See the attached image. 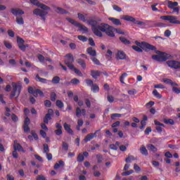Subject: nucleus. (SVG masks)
Masks as SVG:
<instances>
[{
	"instance_id": "nucleus-5",
	"label": "nucleus",
	"mask_w": 180,
	"mask_h": 180,
	"mask_svg": "<svg viewBox=\"0 0 180 180\" xmlns=\"http://www.w3.org/2000/svg\"><path fill=\"white\" fill-rule=\"evenodd\" d=\"M13 91L11 94V98H15L17 94V98L20 95V91H22V85L16 84V83H12Z\"/></svg>"
},
{
	"instance_id": "nucleus-61",
	"label": "nucleus",
	"mask_w": 180,
	"mask_h": 180,
	"mask_svg": "<svg viewBox=\"0 0 180 180\" xmlns=\"http://www.w3.org/2000/svg\"><path fill=\"white\" fill-rule=\"evenodd\" d=\"M116 117H122V115L121 114L115 113V114H112L111 115V119H112V120L116 119Z\"/></svg>"
},
{
	"instance_id": "nucleus-13",
	"label": "nucleus",
	"mask_w": 180,
	"mask_h": 180,
	"mask_svg": "<svg viewBox=\"0 0 180 180\" xmlns=\"http://www.w3.org/2000/svg\"><path fill=\"white\" fill-rule=\"evenodd\" d=\"M162 82H164L165 84H167L168 85H171L172 86H179L178 84L172 82V80H171L170 79H163Z\"/></svg>"
},
{
	"instance_id": "nucleus-26",
	"label": "nucleus",
	"mask_w": 180,
	"mask_h": 180,
	"mask_svg": "<svg viewBox=\"0 0 180 180\" xmlns=\"http://www.w3.org/2000/svg\"><path fill=\"white\" fill-rule=\"evenodd\" d=\"M35 79L36 81H39V82H41V84H47V82H49V80H47L46 79H43L39 77V75H36Z\"/></svg>"
},
{
	"instance_id": "nucleus-43",
	"label": "nucleus",
	"mask_w": 180,
	"mask_h": 180,
	"mask_svg": "<svg viewBox=\"0 0 180 180\" xmlns=\"http://www.w3.org/2000/svg\"><path fill=\"white\" fill-rule=\"evenodd\" d=\"M17 43H18V46H21L22 44H23V43H25V40H23V39L18 37H17Z\"/></svg>"
},
{
	"instance_id": "nucleus-40",
	"label": "nucleus",
	"mask_w": 180,
	"mask_h": 180,
	"mask_svg": "<svg viewBox=\"0 0 180 180\" xmlns=\"http://www.w3.org/2000/svg\"><path fill=\"white\" fill-rule=\"evenodd\" d=\"M84 160H85L84 155H82V153H79V155L77 156V162H82Z\"/></svg>"
},
{
	"instance_id": "nucleus-36",
	"label": "nucleus",
	"mask_w": 180,
	"mask_h": 180,
	"mask_svg": "<svg viewBox=\"0 0 180 180\" xmlns=\"http://www.w3.org/2000/svg\"><path fill=\"white\" fill-rule=\"evenodd\" d=\"M172 86V91L174 94H180V87H176L178 86Z\"/></svg>"
},
{
	"instance_id": "nucleus-12",
	"label": "nucleus",
	"mask_w": 180,
	"mask_h": 180,
	"mask_svg": "<svg viewBox=\"0 0 180 180\" xmlns=\"http://www.w3.org/2000/svg\"><path fill=\"white\" fill-rule=\"evenodd\" d=\"M116 58L117 60H126V53L122 51H118Z\"/></svg>"
},
{
	"instance_id": "nucleus-24",
	"label": "nucleus",
	"mask_w": 180,
	"mask_h": 180,
	"mask_svg": "<svg viewBox=\"0 0 180 180\" xmlns=\"http://www.w3.org/2000/svg\"><path fill=\"white\" fill-rule=\"evenodd\" d=\"M77 27H79V30L81 32H83V33H88V27L82 25V24H77Z\"/></svg>"
},
{
	"instance_id": "nucleus-64",
	"label": "nucleus",
	"mask_w": 180,
	"mask_h": 180,
	"mask_svg": "<svg viewBox=\"0 0 180 180\" xmlns=\"http://www.w3.org/2000/svg\"><path fill=\"white\" fill-rule=\"evenodd\" d=\"M37 180H46V177L43 175H39L37 176Z\"/></svg>"
},
{
	"instance_id": "nucleus-45",
	"label": "nucleus",
	"mask_w": 180,
	"mask_h": 180,
	"mask_svg": "<svg viewBox=\"0 0 180 180\" xmlns=\"http://www.w3.org/2000/svg\"><path fill=\"white\" fill-rule=\"evenodd\" d=\"M66 19H67V20L69 21L70 23H71V25H74V26H76V27H77V25H79V22H75V20H74L72 18H66Z\"/></svg>"
},
{
	"instance_id": "nucleus-18",
	"label": "nucleus",
	"mask_w": 180,
	"mask_h": 180,
	"mask_svg": "<svg viewBox=\"0 0 180 180\" xmlns=\"http://www.w3.org/2000/svg\"><path fill=\"white\" fill-rule=\"evenodd\" d=\"M63 127L69 134H74V131L71 129V126L70 124L65 123Z\"/></svg>"
},
{
	"instance_id": "nucleus-57",
	"label": "nucleus",
	"mask_w": 180,
	"mask_h": 180,
	"mask_svg": "<svg viewBox=\"0 0 180 180\" xmlns=\"http://www.w3.org/2000/svg\"><path fill=\"white\" fill-rule=\"evenodd\" d=\"M30 124V119L29 117H25V120L24 121L23 126H29Z\"/></svg>"
},
{
	"instance_id": "nucleus-34",
	"label": "nucleus",
	"mask_w": 180,
	"mask_h": 180,
	"mask_svg": "<svg viewBox=\"0 0 180 180\" xmlns=\"http://www.w3.org/2000/svg\"><path fill=\"white\" fill-rule=\"evenodd\" d=\"M91 91L94 92V94H96L97 92H99V86L97 84H94L91 86Z\"/></svg>"
},
{
	"instance_id": "nucleus-4",
	"label": "nucleus",
	"mask_w": 180,
	"mask_h": 180,
	"mask_svg": "<svg viewBox=\"0 0 180 180\" xmlns=\"http://www.w3.org/2000/svg\"><path fill=\"white\" fill-rule=\"evenodd\" d=\"M162 20H167L169 23L173 25H180V20H178V17L175 15H163L160 17Z\"/></svg>"
},
{
	"instance_id": "nucleus-56",
	"label": "nucleus",
	"mask_w": 180,
	"mask_h": 180,
	"mask_svg": "<svg viewBox=\"0 0 180 180\" xmlns=\"http://www.w3.org/2000/svg\"><path fill=\"white\" fill-rule=\"evenodd\" d=\"M19 49H20V50H22V51H26V48L29 47L28 45H24L23 44L22 45H19L18 46Z\"/></svg>"
},
{
	"instance_id": "nucleus-51",
	"label": "nucleus",
	"mask_w": 180,
	"mask_h": 180,
	"mask_svg": "<svg viewBox=\"0 0 180 180\" xmlns=\"http://www.w3.org/2000/svg\"><path fill=\"white\" fill-rule=\"evenodd\" d=\"M57 98V94H56V93L52 92L51 94V101H52V102H56V98Z\"/></svg>"
},
{
	"instance_id": "nucleus-33",
	"label": "nucleus",
	"mask_w": 180,
	"mask_h": 180,
	"mask_svg": "<svg viewBox=\"0 0 180 180\" xmlns=\"http://www.w3.org/2000/svg\"><path fill=\"white\" fill-rule=\"evenodd\" d=\"M49 120H51V115H50V114H46L44 119V122L46 124H49Z\"/></svg>"
},
{
	"instance_id": "nucleus-9",
	"label": "nucleus",
	"mask_w": 180,
	"mask_h": 180,
	"mask_svg": "<svg viewBox=\"0 0 180 180\" xmlns=\"http://www.w3.org/2000/svg\"><path fill=\"white\" fill-rule=\"evenodd\" d=\"M154 123L155 124V129L158 131V133H162V129H164L165 127V125H164V124L157 121V120H155L154 121Z\"/></svg>"
},
{
	"instance_id": "nucleus-19",
	"label": "nucleus",
	"mask_w": 180,
	"mask_h": 180,
	"mask_svg": "<svg viewBox=\"0 0 180 180\" xmlns=\"http://www.w3.org/2000/svg\"><path fill=\"white\" fill-rule=\"evenodd\" d=\"M108 20H110L113 23V25H115V26H120V25H122L120 20L117 18H109Z\"/></svg>"
},
{
	"instance_id": "nucleus-10",
	"label": "nucleus",
	"mask_w": 180,
	"mask_h": 180,
	"mask_svg": "<svg viewBox=\"0 0 180 180\" xmlns=\"http://www.w3.org/2000/svg\"><path fill=\"white\" fill-rule=\"evenodd\" d=\"M76 116L77 117H81V116H86V110L85 109L79 108V107H77L76 108Z\"/></svg>"
},
{
	"instance_id": "nucleus-62",
	"label": "nucleus",
	"mask_w": 180,
	"mask_h": 180,
	"mask_svg": "<svg viewBox=\"0 0 180 180\" xmlns=\"http://www.w3.org/2000/svg\"><path fill=\"white\" fill-rule=\"evenodd\" d=\"M86 84L88 85V86H91L94 85V82L91 79L86 80Z\"/></svg>"
},
{
	"instance_id": "nucleus-54",
	"label": "nucleus",
	"mask_w": 180,
	"mask_h": 180,
	"mask_svg": "<svg viewBox=\"0 0 180 180\" xmlns=\"http://www.w3.org/2000/svg\"><path fill=\"white\" fill-rule=\"evenodd\" d=\"M134 172V171H133V170H129V171H127V172H123L122 173V175L124 176H129V175H131V174H133Z\"/></svg>"
},
{
	"instance_id": "nucleus-16",
	"label": "nucleus",
	"mask_w": 180,
	"mask_h": 180,
	"mask_svg": "<svg viewBox=\"0 0 180 180\" xmlns=\"http://www.w3.org/2000/svg\"><path fill=\"white\" fill-rule=\"evenodd\" d=\"M77 18L79 20H82V22H86V20H88V14H82L79 13L77 14Z\"/></svg>"
},
{
	"instance_id": "nucleus-23",
	"label": "nucleus",
	"mask_w": 180,
	"mask_h": 180,
	"mask_svg": "<svg viewBox=\"0 0 180 180\" xmlns=\"http://www.w3.org/2000/svg\"><path fill=\"white\" fill-rule=\"evenodd\" d=\"M167 6L169 9H174L176 6H178V2L169 1L167 2Z\"/></svg>"
},
{
	"instance_id": "nucleus-1",
	"label": "nucleus",
	"mask_w": 180,
	"mask_h": 180,
	"mask_svg": "<svg viewBox=\"0 0 180 180\" xmlns=\"http://www.w3.org/2000/svg\"><path fill=\"white\" fill-rule=\"evenodd\" d=\"M88 25H90L92 32L96 36L102 37V32L106 33L110 37H115V33L113 32V27L110 26L108 24L101 23L99 26H96L98 22L96 21H87Z\"/></svg>"
},
{
	"instance_id": "nucleus-50",
	"label": "nucleus",
	"mask_w": 180,
	"mask_h": 180,
	"mask_svg": "<svg viewBox=\"0 0 180 180\" xmlns=\"http://www.w3.org/2000/svg\"><path fill=\"white\" fill-rule=\"evenodd\" d=\"M50 151V149L49 148V145L47 144H44V153H45V154L49 153Z\"/></svg>"
},
{
	"instance_id": "nucleus-32",
	"label": "nucleus",
	"mask_w": 180,
	"mask_h": 180,
	"mask_svg": "<svg viewBox=\"0 0 180 180\" xmlns=\"http://www.w3.org/2000/svg\"><path fill=\"white\" fill-rule=\"evenodd\" d=\"M135 25H138V26H141L142 27H144L146 26V22L139 21L135 19V21L134 22Z\"/></svg>"
},
{
	"instance_id": "nucleus-59",
	"label": "nucleus",
	"mask_w": 180,
	"mask_h": 180,
	"mask_svg": "<svg viewBox=\"0 0 180 180\" xmlns=\"http://www.w3.org/2000/svg\"><path fill=\"white\" fill-rule=\"evenodd\" d=\"M55 133H56V136H61V134H63V129H57L55 131Z\"/></svg>"
},
{
	"instance_id": "nucleus-53",
	"label": "nucleus",
	"mask_w": 180,
	"mask_h": 180,
	"mask_svg": "<svg viewBox=\"0 0 180 180\" xmlns=\"http://www.w3.org/2000/svg\"><path fill=\"white\" fill-rule=\"evenodd\" d=\"M77 39H79V40H80L81 41H86L88 40V39L86 37H84L82 35H79L77 37Z\"/></svg>"
},
{
	"instance_id": "nucleus-8",
	"label": "nucleus",
	"mask_w": 180,
	"mask_h": 180,
	"mask_svg": "<svg viewBox=\"0 0 180 180\" xmlns=\"http://www.w3.org/2000/svg\"><path fill=\"white\" fill-rule=\"evenodd\" d=\"M168 67L172 68L173 70H179L180 69V62L176 60H168L167 61Z\"/></svg>"
},
{
	"instance_id": "nucleus-29",
	"label": "nucleus",
	"mask_w": 180,
	"mask_h": 180,
	"mask_svg": "<svg viewBox=\"0 0 180 180\" xmlns=\"http://www.w3.org/2000/svg\"><path fill=\"white\" fill-rule=\"evenodd\" d=\"M164 123H165V124H171L172 126H174V124H175V122H174V120L172 119H165L163 120Z\"/></svg>"
},
{
	"instance_id": "nucleus-31",
	"label": "nucleus",
	"mask_w": 180,
	"mask_h": 180,
	"mask_svg": "<svg viewBox=\"0 0 180 180\" xmlns=\"http://www.w3.org/2000/svg\"><path fill=\"white\" fill-rule=\"evenodd\" d=\"M72 71H75V74H77V75H78L79 77H82V72H81V70L75 68V66H73V68L70 69Z\"/></svg>"
},
{
	"instance_id": "nucleus-15",
	"label": "nucleus",
	"mask_w": 180,
	"mask_h": 180,
	"mask_svg": "<svg viewBox=\"0 0 180 180\" xmlns=\"http://www.w3.org/2000/svg\"><path fill=\"white\" fill-rule=\"evenodd\" d=\"M14 150L15 151H22V153H25V150H23V148H22V146L20 144L18 143L16 141H14Z\"/></svg>"
},
{
	"instance_id": "nucleus-52",
	"label": "nucleus",
	"mask_w": 180,
	"mask_h": 180,
	"mask_svg": "<svg viewBox=\"0 0 180 180\" xmlns=\"http://www.w3.org/2000/svg\"><path fill=\"white\" fill-rule=\"evenodd\" d=\"M154 88H155L156 89H165V86H164V85L161 84H155L154 86Z\"/></svg>"
},
{
	"instance_id": "nucleus-44",
	"label": "nucleus",
	"mask_w": 180,
	"mask_h": 180,
	"mask_svg": "<svg viewBox=\"0 0 180 180\" xmlns=\"http://www.w3.org/2000/svg\"><path fill=\"white\" fill-rule=\"evenodd\" d=\"M69 84H72V85H78L79 84V79H72Z\"/></svg>"
},
{
	"instance_id": "nucleus-38",
	"label": "nucleus",
	"mask_w": 180,
	"mask_h": 180,
	"mask_svg": "<svg viewBox=\"0 0 180 180\" xmlns=\"http://www.w3.org/2000/svg\"><path fill=\"white\" fill-rule=\"evenodd\" d=\"M120 40L124 44H130V41H129L127 39H126V38H124L123 37H120Z\"/></svg>"
},
{
	"instance_id": "nucleus-14",
	"label": "nucleus",
	"mask_w": 180,
	"mask_h": 180,
	"mask_svg": "<svg viewBox=\"0 0 180 180\" xmlns=\"http://www.w3.org/2000/svg\"><path fill=\"white\" fill-rule=\"evenodd\" d=\"M156 54H159L160 57V61H167L168 60V58L167 57V53H161L160 51H155Z\"/></svg>"
},
{
	"instance_id": "nucleus-2",
	"label": "nucleus",
	"mask_w": 180,
	"mask_h": 180,
	"mask_svg": "<svg viewBox=\"0 0 180 180\" xmlns=\"http://www.w3.org/2000/svg\"><path fill=\"white\" fill-rule=\"evenodd\" d=\"M30 3L32 4V5H35L36 6H38V8H41L40 10L39 8H36L34 10L33 13L34 15H37V16H40L44 20V22L46 21V16L48 15L49 12L47 11H50V8L43 4H40L39 1L37 0H30Z\"/></svg>"
},
{
	"instance_id": "nucleus-41",
	"label": "nucleus",
	"mask_w": 180,
	"mask_h": 180,
	"mask_svg": "<svg viewBox=\"0 0 180 180\" xmlns=\"http://www.w3.org/2000/svg\"><path fill=\"white\" fill-rule=\"evenodd\" d=\"M112 51L108 50L107 51V53L105 54L106 58H108V60H112Z\"/></svg>"
},
{
	"instance_id": "nucleus-20",
	"label": "nucleus",
	"mask_w": 180,
	"mask_h": 180,
	"mask_svg": "<svg viewBox=\"0 0 180 180\" xmlns=\"http://www.w3.org/2000/svg\"><path fill=\"white\" fill-rule=\"evenodd\" d=\"M139 151L142 155H148V150L144 145H142L139 149Z\"/></svg>"
},
{
	"instance_id": "nucleus-30",
	"label": "nucleus",
	"mask_w": 180,
	"mask_h": 180,
	"mask_svg": "<svg viewBox=\"0 0 180 180\" xmlns=\"http://www.w3.org/2000/svg\"><path fill=\"white\" fill-rule=\"evenodd\" d=\"M101 75V72L99 71H91V77L96 79Z\"/></svg>"
},
{
	"instance_id": "nucleus-48",
	"label": "nucleus",
	"mask_w": 180,
	"mask_h": 180,
	"mask_svg": "<svg viewBox=\"0 0 180 180\" xmlns=\"http://www.w3.org/2000/svg\"><path fill=\"white\" fill-rule=\"evenodd\" d=\"M56 106H58V108H60V109H62V108H64V103H63V102H61V101L58 100L56 101Z\"/></svg>"
},
{
	"instance_id": "nucleus-42",
	"label": "nucleus",
	"mask_w": 180,
	"mask_h": 180,
	"mask_svg": "<svg viewBox=\"0 0 180 180\" xmlns=\"http://www.w3.org/2000/svg\"><path fill=\"white\" fill-rule=\"evenodd\" d=\"M127 77V73H123L120 78V81L122 84H124V79Z\"/></svg>"
},
{
	"instance_id": "nucleus-55",
	"label": "nucleus",
	"mask_w": 180,
	"mask_h": 180,
	"mask_svg": "<svg viewBox=\"0 0 180 180\" xmlns=\"http://www.w3.org/2000/svg\"><path fill=\"white\" fill-rule=\"evenodd\" d=\"M112 9H114V11H116V12H122V8L119 7V6L113 5Z\"/></svg>"
},
{
	"instance_id": "nucleus-49",
	"label": "nucleus",
	"mask_w": 180,
	"mask_h": 180,
	"mask_svg": "<svg viewBox=\"0 0 180 180\" xmlns=\"http://www.w3.org/2000/svg\"><path fill=\"white\" fill-rule=\"evenodd\" d=\"M132 49L133 50H134L135 51H137L138 53H141L143 51V49H141L140 46H132Z\"/></svg>"
},
{
	"instance_id": "nucleus-17",
	"label": "nucleus",
	"mask_w": 180,
	"mask_h": 180,
	"mask_svg": "<svg viewBox=\"0 0 180 180\" xmlns=\"http://www.w3.org/2000/svg\"><path fill=\"white\" fill-rule=\"evenodd\" d=\"M65 166V162L63 160H59L58 162H56L54 165V169H58L60 168H63Z\"/></svg>"
},
{
	"instance_id": "nucleus-37",
	"label": "nucleus",
	"mask_w": 180,
	"mask_h": 180,
	"mask_svg": "<svg viewBox=\"0 0 180 180\" xmlns=\"http://www.w3.org/2000/svg\"><path fill=\"white\" fill-rule=\"evenodd\" d=\"M51 82H52L53 84H59V83H60V77H58V76L54 77L52 79Z\"/></svg>"
},
{
	"instance_id": "nucleus-46",
	"label": "nucleus",
	"mask_w": 180,
	"mask_h": 180,
	"mask_svg": "<svg viewBox=\"0 0 180 180\" xmlns=\"http://www.w3.org/2000/svg\"><path fill=\"white\" fill-rule=\"evenodd\" d=\"M16 22L18 25H23L25 23V21L23 20L22 18L17 17Z\"/></svg>"
},
{
	"instance_id": "nucleus-39",
	"label": "nucleus",
	"mask_w": 180,
	"mask_h": 180,
	"mask_svg": "<svg viewBox=\"0 0 180 180\" xmlns=\"http://www.w3.org/2000/svg\"><path fill=\"white\" fill-rule=\"evenodd\" d=\"M134 160H136V158H134V156H133V155H130L126 158L125 162L129 163V162H131V161H134Z\"/></svg>"
},
{
	"instance_id": "nucleus-28",
	"label": "nucleus",
	"mask_w": 180,
	"mask_h": 180,
	"mask_svg": "<svg viewBox=\"0 0 180 180\" xmlns=\"http://www.w3.org/2000/svg\"><path fill=\"white\" fill-rule=\"evenodd\" d=\"M147 148H148L149 151H152L153 153H157V151H158V149L153 144L148 145Z\"/></svg>"
},
{
	"instance_id": "nucleus-11",
	"label": "nucleus",
	"mask_w": 180,
	"mask_h": 180,
	"mask_svg": "<svg viewBox=\"0 0 180 180\" xmlns=\"http://www.w3.org/2000/svg\"><path fill=\"white\" fill-rule=\"evenodd\" d=\"M97 133H98V131H96L94 134L91 133V134H87L84 139L85 143H88V141H91V140H92V139H94V137H96Z\"/></svg>"
},
{
	"instance_id": "nucleus-27",
	"label": "nucleus",
	"mask_w": 180,
	"mask_h": 180,
	"mask_svg": "<svg viewBox=\"0 0 180 180\" xmlns=\"http://www.w3.org/2000/svg\"><path fill=\"white\" fill-rule=\"evenodd\" d=\"M77 63H78L79 65H81L83 70H85V68H86V64L85 63V61H84V60L79 58L77 60Z\"/></svg>"
},
{
	"instance_id": "nucleus-47",
	"label": "nucleus",
	"mask_w": 180,
	"mask_h": 180,
	"mask_svg": "<svg viewBox=\"0 0 180 180\" xmlns=\"http://www.w3.org/2000/svg\"><path fill=\"white\" fill-rule=\"evenodd\" d=\"M68 143L67 142H63L62 148L65 151H68Z\"/></svg>"
},
{
	"instance_id": "nucleus-22",
	"label": "nucleus",
	"mask_w": 180,
	"mask_h": 180,
	"mask_svg": "<svg viewBox=\"0 0 180 180\" xmlns=\"http://www.w3.org/2000/svg\"><path fill=\"white\" fill-rule=\"evenodd\" d=\"M11 12L15 16H19V15H23L25 13V12L20 9H13Z\"/></svg>"
},
{
	"instance_id": "nucleus-21",
	"label": "nucleus",
	"mask_w": 180,
	"mask_h": 180,
	"mask_svg": "<svg viewBox=\"0 0 180 180\" xmlns=\"http://www.w3.org/2000/svg\"><path fill=\"white\" fill-rule=\"evenodd\" d=\"M86 52L91 56V57H95L96 56V51L93 49L92 47H89L87 49Z\"/></svg>"
},
{
	"instance_id": "nucleus-58",
	"label": "nucleus",
	"mask_w": 180,
	"mask_h": 180,
	"mask_svg": "<svg viewBox=\"0 0 180 180\" xmlns=\"http://www.w3.org/2000/svg\"><path fill=\"white\" fill-rule=\"evenodd\" d=\"M152 58L153 60H155L156 61H161L160 60H162V59L160 58V54L153 56Z\"/></svg>"
},
{
	"instance_id": "nucleus-6",
	"label": "nucleus",
	"mask_w": 180,
	"mask_h": 180,
	"mask_svg": "<svg viewBox=\"0 0 180 180\" xmlns=\"http://www.w3.org/2000/svg\"><path fill=\"white\" fill-rule=\"evenodd\" d=\"M74 63V57L71 53H68L65 56V64L71 70V68H74V65H72Z\"/></svg>"
},
{
	"instance_id": "nucleus-3",
	"label": "nucleus",
	"mask_w": 180,
	"mask_h": 180,
	"mask_svg": "<svg viewBox=\"0 0 180 180\" xmlns=\"http://www.w3.org/2000/svg\"><path fill=\"white\" fill-rule=\"evenodd\" d=\"M135 44L138 47H141V49H143V50H145V51H148V50H153L154 51H155V50H157V48H155V46H154L153 45H151L147 42L140 43V42H139V41H136Z\"/></svg>"
},
{
	"instance_id": "nucleus-7",
	"label": "nucleus",
	"mask_w": 180,
	"mask_h": 180,
	"mask_svg": "<svg viewBox=\"0 0 180 180\" xmlns=\"http://www.w3.org/2000/svg\"><path fill=\"white\" fill-rule=\"evenodd\" d=\"M28 92L29 94L33 95V96H34L35 98H37L39 95H40L41 96H44L43 91H41L40 89H34L33 87H29Z\"/></svg>"
},
{
	"instance_id": "nucleus-25",
	"label": "nucleus",
	"mask_w": 180,
	"mask_h": 180,
	"mask_svg": "<svg viewBox=\"0 0 180 180\" xmlns=\"http://www.w3.org/2000/svg\"><path fill=\"white\" fill-rule=\"evenodd\" d=\"M122 19L123 20H127V22H132L133 23H134L136 20V18L129 15H124V17H122Z\"/></svg>"
},
{
	"instance_id": "nucleus-35",
	"label": "nucleus",
	"mask_w": 180,
	"mask_h": 180,
	"mask_svg": "<svg viewBox=\"0 0 180 180\" xmlns=\"http://www.w3.org/2000/svg\"><path fill=\"white\" fill-rule=\"evenodd\" d=\"M153 94L154 95V96H155V98H158V99H161L162 98V96H161V94H160V93H158V91H157L156 89L153 90Z\"/></svg>"
},
{
	"instance_id": "nucleus-60",
	"label": "nucleus",
	"mask_w": 180,
	"mask_h": 180,
	"mask_svg": "<svg viewBox=\"0 0 180 180\" xmlns=\"http://www.w3.org/2000/svg\"><path fill=\"white\" fill-rule=\"evenodd\" d=\"M91 60L94 64H96V65H99V64H101L99 60H98L96 58H91Z\"/></svg>"
},
{
	"instance_id": "nucleus-63",
	"label": "nucleus",
	"mask_w": 180,
	"mask_h": 180,
	"mask_svg": "<svg viewBox=\"0 0 180 180\" xmlns=\"http://www.w3.org/2000/svg\"><path fill=\"white\" fill-rule=\"evenodd\" d=\"M56 11L58 12V13H66V12L65 11V10H63L61 8H58Z\"/></svg>"
}]
</instances>
